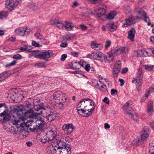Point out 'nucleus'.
<instances>
[{"mask_svg":"<svg viewBox=\"0 0 154 154\" xmlns=\"http://www.w3.org/2000/svg\"><path fill=\"white\" fill-rule=\"evenodd\" d=\"M10 110L9 111L10 115L12 116L13 115H15V117L17 120V123L15 125H17L18 122H19V119L16 117L18 114V112L19 111H22L23 110H25L23 106L22 105H20L18 106H11L10 107Z\"/></svg>","mask_w":154,"mask_h":154,"instance_id":"nucleus-7","label":"nucleus"},{"mask_svg":"<svg viewBox=\"0 0 154 154\" xmlns=\"http://www.w3.org/2000/svg\"><path fill=\"white\" fill-rule=\"evenodd\" d=\"M40 30L38 29L35 33V37L37 40H39L43 44H45L46 43V41L45 38L41 35Z\"/></svg>","mask_w":154,"mask_h":154,"instance_id":"nucleus-20","label":"nucleus"},{"mask_svg":"<svg viewBox=\"0 0 154 154\" xmlns=\"http://www.w3.org/2000/svg\"><path fill=\"white\" fill-rule=\"evenodd\" d=\"M78 62L79 65V68L81 67H84V62L83 60H81L79 62Z\"/></svg>","mask_w":154,"mask_h":154,"instance_id":"nucleus-58","label":"nucleus"},{"mask_svg":"<svg viewBox=\"0 0 154 154\" xmlns=\"http://www.w3.org/2000/svg\"><path fill=\"white\" fill-rule=\"evenodd\" d=\"M137 53L138 54H141V55L143 54V55L145 56H146L148 55V53L147 50L144 49H143L141 50H139L138 51Z\"/></svg>","mask_w":154,"mask_h":154,"instance_id":"nucleus-39","label":"nucleus"},{"mask_svg":"<svg viewBox=\"0 0 154 154\" xmlns=\"http://www.w3.org/2000/svg\"><path fill=\"white\" fill-rule=\"evenodd\" d=\"M17 63V61L15 60H14L12 61L10 63L7 64L6 65V67H10V66H14L16 63Z\"/></svg>","mask_w":154,"mask_h":154,"instance_id":"nucleus-49","label":"nucleus"},{"mask_svg":"<svg viewBox=\"0 0 154 154\" xmlns=\"http://www.w3.org/2000/svg\"><path fill=\"white\" fill-rule=\"evenodd\" d=\"M103 101L105 103L109 104V100L107 97H105L103 100Z\"/></svg>","mask_w":154,"mask_h":154,"instance_id":"nucleus-63","label":"nucleus"},{"mask_svg":"<svg viewBox=\"0 0 154 154\" xmlns=\"http://www.w3.org/2000/svg\"><path fill=\"white\" fill-rule=\"evenodd\" d=\"M91 100L88 98L82 100L80 101L77 106V110L79 114L81 115L83 112H86V110L88 109H84L85 108V107H87V105L92 104L91 103Z\"/></svg>","mask_w":154,"mask_h":154,"instance_id":"nucleus-6","label":"nucleus"},{"mask_svg":"<svg viewBox=\"0 0 154 154\" xmlns=\"http://www.w3.org/2000/svg\"><path fill=\"white\" fill-rule=\"evenodd\" d=\"M98 89L100 90L102 92L105 91L107 90V86L106 85L103 84Z\"/></svg>","mask_w":154,"mask_h":154,"instance_id":"nucleus-47","label":"nucleus"},{"mask_svg":"<svg viewBox=\"0 0 154 154\" xmlns=\"http://www.w3.org/2000/svg\"><path fill=\"white\" fill-rule=\"evenodd\" d=\"M132 143L134 146H138L142 144L143 143L140 139V137H137L133 141Z\"/></svg>","mask_w":154,"mask_h":154,"instance_id":"nucleus-29","label":"nucleus"},{"mask_svg":"<svg viewBox=\"0 0 154 154\" xmlns=\"http://www.w3.org/2000/svg\"><path fill=\"white\" fill-rule=\"evenodd\" d=\"M73 66L72 67V69L76 70L77 69H80L79 65L78 63V62L77 61H73Z\"/></svg>","mask_w":154,"mask_h":154,"instance_id":"nucleus-42","label":"nucleus"},{"mask_svg":"<svg viewBox=\"0 0 154 154\" xmlns=\"http://www.w3.org/2000/svg\"><path fill=\"white\" fill-rule=\"evenodd\" d=\"M23 96L20 94H17L16 96L15 97V101L17 102H20L23 98Z\"/></svg>","mask_w":154,"mask_h":154,"instance_id":"nucleus-41","label":"nucleus"},{"mask_svg":"<svg viewBox=\"0 0 154 154\" xmlns=\"http://www.w3.org/2000/svg\"><path fill=\"white\" fill-rule=\"evenodd\" d=\"M10 121L13 125L17 123V120L13 115L12 116L8 113V110L5 109L4 111L0 113V122L2 123H5L7 121Z\"/></svg>","mask_w":154,"mask_h":154,"instance_id":"nucleus-4","label":"nucleus"},{"mask_svg":"<svg viewBox=\"0 0 154 154\" xmlns=\"http://www.w3.org/2000/svg\"><path fill=\"white\" fill-rule=\"evenodd\" d=\"M63 95L64 94L60 91H57L55 92L53 94V98L55 103L56 104H60V103H62V101H64V100H65L66 98L64 97H63Z\"/></svg>","mask_w":154,"mask_h":154,"instance_id":"nucleus-9","label":"nucleus"},{"mask_svg":"<svg viewBox=\"0 0 154 154\" xmlns=\"http://www.w3.org/2000/svg\"><path fill=\"white\" fill-rule=\"evenodd\" d=\"M116 12L115 11L110 12L107 17V19L112 20L114 18L115 16L116 15Z\"/></svg>","mask_w":154,"mask_h":154,"instance_id":"nucleus-37","label":"nucleus"},{"mask_svg":"<svg viewBox=\"0 0 154 154\" xmlns=\"http://www.w3.org/2000/svg\"><path fill=\"white\" fill-rule=\"evenodd\" d=\"M125 49L124 47H119L112 49L111 52L113 55L116 56L122 53Z\"/></svg>","mask_w":154,"mask_h":154,"instance_id":"nucleus-18","label":"nucleus"},{"mask_svg":"<svg viewBox=\"0 0 154 154\" xmlns=\"http://www.w3.org/2000/svg\"><path fill=\"white\" fill-rule=\"evenodd\" d=\"M154 92V88H153L152 87L150 88H149V91L147 92V94L146 95V98H147L148 96V95L149 94V93L150 92Z\"/></svg>","mask_w":154,"mask_h":154,"instance_id":"nucleus-53","label":"nucleus"},{"mask_svg":"<svg viewBox=\"0 0 154 154\" xmlns=\"http://www.w3.org/2000/svg\"><path fill=\"white\" fill-rule=\"evenodd\" d=\"M107 27L108 29L111 32L116 31L117 29V26L114 23H109L107 24Z\"/></svg>","mask_w":154,"mask_h":154,"instance_id":"nucleus-30","label":"nucleus"},{"mask_svg":"<svg viewBox=\"0 0 154 154\" xmlns=\"http://www.w3.org/2000/svg\"><path fill=\"white\" fill-rule=\"evenodd\" d=\"M17 5V4L16 3H14V0H7L6 2V7L10 11H11Z\"/></svg>","mask_w":154,"mask_h":154,"instance_id":"nucleus-17","label":"nucleus"},{"mask_svg":"<svg viewBox=\"0 0 154 154\" xmlns=\"http://www.w3.org/2000/svg\"><path fill=\"white\" fill-rule=\"evenodd\" d=\"M129 106L128 104H127L126 105H125H125L123 106V108L124 110L126 111V114H127V110H128V109H131V108H129L128 106Z\"/></svg>","mask_w":154,"mask_h":154,"instance_id":"nucleus-57","label":"nucleus"},{"mask_svg":"<svg viewBox=\"0 0 154 154\" xmlns=\"http://www.w3.org/2000/svg\"><path fill=\"white\" fill-rule=\"evenodd\" d=\"M117 90L114 89H112L111 91V94L112 95H115V94H117Z\"/></svg>","mask_w":154,"mask_h":154,"instance_id":"nucleus-60","label":"nucleus"},{"mask_svg":"<svg viewBox=\"0 0 154 154\" xmlns=\"http://www.w3.org/2000/svg\"><path fill=\"white\" fill-rule=\"evenodd\" d=\"M97 10L99 11V12L103 15H104L106 13V10L103 8L98 7L97 8Z\"/></svg>","mask_w":154,"mask_h":154,"instance_id":"nucleus-43","label":"nucleus"},{"mask_svg":"<svg viewBox=\"0 0 154 154\" xmlns=\"http://www.w3.org/2000/svg\"><path fill=\"white\" fill-rule=\"evenodd\" d=\"M40 134L42 138L40 141L43 143H45L48 142L52 144L54 143L55 140L57 139L56 136L57 132L53 131L52 130L50 131L47 133L42 132Z\"/></svg>","mask_w":154,"mask_h":154,"instance_id":"nucleus-3","label":"nucleus"},{"mask_svg":"<svg viewBox=\"0 0 154 154\" xmlns=\"http://www.w3.org/2000/svg\"><path fill=\"white\" fill-rule=\"evenodd\" d=\"M153 66H154L153 65L149 66V65H145V69L146 70H151L152 69Z\"/></svg>","mask_w":154,"mask_h":154,"instance_id":"nucleus-55","label":"nucleus"},{"mask_svg":"<svg viewBox=\"0 0 154 154\" xmlns=\"http://www.w3.org/2000/svg\"><path fill=\"white\" fill-rule=\"evenodd\" d=\"M53 55V52L51 50H43L41 51H38L34 54V57L40 59L48 61V59Z\"/></svg>","mask_w":154,"mask_h":154,"instance_id":"nucleus-5","label":"nucleus"},{"mask_svg":"<svg viewBox=\"0 0 154 154\" xmlns=\"http://www.w3.org/2000/svg\"><path fill=\"white\" fill-rule=\"evenodd\" d=\"M143 74L142 72V70L141 69H139L137 73L136 79L142 80Z\"/></svg>","mask_w":154,"mask_h":154,"instance_id":"nucleus-32","label":"nucleus"},{"mask_svg":"<svg viewBox=\"0 0 154 154\" xmlns=\"http://www.w3.org/2000/svg\"><path fill=\"white\" fill-rule=\"evenodd\" d=\"M71 54L74 57H77L79 54V53L76 51H73L72 52Z\"/></svg>","mask_w":154,"mask_h":154,"instance_id":"nucleus-59","label":"nucleus"},{"mask_svg":"<svg viewBox=\"0 0 154 154\" xmlns=\"http://www.w3.org/2000/svg\"><path fill=\"white\" fill-rule=\"evenodd\" d=\"M25 117L26 119H28L26 120V122H23L21 123L20 125V127L23 128H25L26 127L28 128L30 126H32L31 120H29L30 119L29 118H28L26 116Z\"/></svg>","mask_w":154,"mask_h":154,"instance_id":"nucleus-25","label":"nucleus"},{"mask_svg":"<svg viewBox=\"0 0 154 154\" xmlns=\"http://www.w3.org/2000/svg\"><path fill=\"white\" fill-rule=\"evenodd\" d=\"M63 38L66 39L67 40H69L71 39V38L70 36L68 35H66L63 36Z\"/></svg>","mask_w":154,"mask_h":154,"instance_id":"nucleus-61","label":"nucleus"},{"mask_svg":"<svg viewBox=\"0 0 154 154\" xmlns=\"http://www.w3.org/2000/svg\"><path fill=\"white\" fill-rule=\"evenodd\" d=\"M28 7L29 8L35 11H37L39 9L38 5L33 2L29 3Z\"/></svg>","mask_w":154,"mask_h":154,"instance_id":"nucleus-28","label":"nucleus"},{"mask_svg":"<svg viewBox=\"0 0 154 154\" xmlns=\"http://www.w3.org/2000/svg\"><path fill=\"white\" fill-rule=\"evenodd\" d=\"M32 45L35 47H39V44L35 41H32Z\"/></svg>","mask_w":154,"mask_h":154,"instance_id":"nucleus-54","label":"nucleus"},{"mask_svg":"<svg viewBox=\"0 0 154 154\" xmlns=\"http://www.w3.org/2000/svg\"><path fill=\"white\" fill-rule=\"evenodd\" d=\"M67 57V55L66 54H63L62 55L60 60L62 61H64Z\"/></svg>","mask_w":154,"mask_h":154,"instance_id":"nucleus-56","label":"nucleus"},{"mask_svg":"<svg viewBox=\"0 0 154 154\" xmlns=\"http://www.w3.org/2000/svg\"><path fill=\"white\" fill-rule=\"evenodd\" d=\"M152 102L150 101H149V103L150 104V105H149L148 107V112L149 113V112L151 113L153 111V107L152 105Z\"/></svg>","mask_w":154,"mask_h":154,"instance_id":"nucleus-45","label":"nucleus"},{"mask_svg":"<svg viewBox=\"0 0 154 154\" xmlns=\"http://www.w3.org/2000/svg\"><path fill=\"white\" fill-rule=\"evenodd\" d=\"M69 145L60 140L56 139L53 143L47 147L46 150L49 154H55L58 153L60 150L65 148Z\"/></svg>","mask_w":154,"mask_h":154,"instance_id":"nucleus-2","label":"nucleus"},{"mask_svg":"<svg viewBox=\"0 0 154 154\" xmlns=\"http://www.w3.org/2000/svg\"><path fill=\"white\" fill-rule=\"evenodd\" d=\"M135 30L134 29H131L128 32V38L131 41H133L134 40Z\"/></svg>","mask_w":154,"mask_h":154,"instance_id":"nucleus-24","label":"nucleus"},{"mask_svg":"<svg viewBox=\"0 0 154 154\" xmlns=\"http://www.w3.org/2000/svg\"><path fill=\"white\" fill-rule=\"evenodd\" d=\"M66 100H64V102L63 101H62V103H60V104H61L62 105V109H66V108H67L69 107V106L70 105V103L69 102H66Z\"/></svg>","mask_w":154,"mask_h":154,"instance_id":"nucleus-40","label":"nucleus"},{"mask_svg":"<svg viewBox=\"0 0 154 154\" xmlns=\"http://www.w3.org/2000/svg\"><path fill=\"white\" fill-rule=\"evenodd\" d=\"M149 135L147 133H145L141 134L140 135V139L142 141L143 143L146 141L149 137Z\"/></svg>","mask_w":154,"mask_h":154,"instance_id":"nucleus-35","label":"nucleus"},{"mask_svg":"<svg viewBox=\"0 0 154 154\" xmlns=\"http://www.w3.org/2000/svg\"><path fill=\"white\" fill-rule=\"evenodd\" d=\"M136 11L138 13L139 16H140L141 19H143L145 22L148 23V26H149L151 25V23L150 22V18L148 16L146 12L142 9L140 8L136 9Z\"/></svg>","mask_w":154,"mask_h":154,"instance_id":"nucleus-8","label":"nucleus"},{"mask_svg":"<svg viewBox=\"0 0 154 154\" xmlns=\"http://www.w3.org/2000/svg\"><path fill=\"white\" fill-rule=\"evenodd\" d=\"M32 102V100L31 99L29 98L28 99V100L26 101V104L27 107L29 108V109H30V112H33V108H30L29 106L32 105V102ZM27 111H29L28 110Z\"/></svg>","mask_w":154,"mask_h":154,"instance_id":"nucleus-33","label":"nucleus"},{"mask_svg":"<svg viewBox=\"0 0 154 154\" xmlns=\"http://www.w3.org/2000/svg\"><path fill=\"white\" fill-rule=\"evenodd\" d=\"M62 128L64 133L69 135L72 133L75 127L72 123H66L63 124Z\"/></svg>","mask_w":154,"mask_h":154,"instance_id":"nucleus-10","label":"nucleus"},{"mask_svg":"<svg viewBox=\"0 0 154 154\" xmlns=\"http://www.w3.org/2000/svg\"><path fill=\"white\" fill-rule=\"evenodd\" d=\"M91 55L93 59L97 60H99L104 57V55L102 53L99 52L92 53Z\"/></svg>","mask_w":154,"mask_h":154,"instance_id":"nucleus-22","label":"nucleus"},{"mask_svg":"<svg viewBox=\"0 0 154 154\" xmlns=\"http://www.w3.org/2000/svg\"><path fill=\"white\" fill-rule=\"evenodd\" d=\"M8 15L7 12L2 11L0 12V19H2L4 17H6Z\"/></svg>","mask_w":154,"mask_h":154,"instance_id":"nucleus-48","label":"nucleus"},{"mask_svg":"<svg viewBox=\"0 0 154 154\" xmlns=\"http://www.w3.org/2000/svg\"><path fill=\"white\" fill-rule=\"evenodd\" d=\"M64 22V27L65 29L68 31H72L73 28L74 27L72 24L71 22L68 21H65Z\"/></svg>","mask_w":154,"mask_h":154,"instance_id":"nucleus-23","label":"nucleus"},{"mask_svg":"<svg viewBox=\"0 0 154 154\" xmlns=\"http://www.w3.org/2000/svg\"><path fill=\"white\" fill-rule=\"evenodd\" d=\"M17 95V93L13 92H11L8 94V97L10 98L14 101H15V97Z\"/></svg>","mask_w":154,"mask_h":154,"instance_id":"nucleus-34","label":"nucleus"},{"mask_svg":"<svg viewBox=\"0 0 154 154\" xmlns=\"http://www.w3.org/2000/svg\"><path fill=\"white\" fill-rule=\"evenodd\" d=\"M141 20L140 16H139V15L138 16H136V17H132L128 19H126V23H123V26L124 27H127L128 25H130L135 23L137 22V20Z\"/></svg>","mask_w":154,"mask_h":154,"instance_id":"nucleus-13","label":"nucleus"},{"mask_svg":"<svg viewBox=\"0 0 154 154\" xmlns=\"http://www.w3.org/2000/svg\"><path fill=\"white\" fill-rule=\"evenodd\" d=\"M24 115L26 117L30 119L29 120H31L32 125H33L32 128L30 129L33 132L37 131L38 130H42L46 124L42 117L36 116L33 112L27 111Z\"/></svg>","mask_w":154,"mask_h":154,"instance_id":"nucleus-1","label":"nucleus"},{"mask_svg":"<svg viewBox=\"0 0 154 154\" xmlns=\"http://www.w3.org/2000/svg\"><path fill=\"white\" fill-rule=\"evenodd\" d=\"M71 147L70 145H68L65 148H63L60 150L58 153H56L55 154H71Z\"/></svg>","mask_w":154,"mask_h":154,"instance_id":"nucleus-21","label":"nucleus"},{"mask_svg":"<svg viewBox=\"0 0 154 154\" xmlns=\"http://www.w3.org/2000/svg\"><path fill=\"white\" fill-rule=\"evenodd\" d=\"M53 112V109L49 106H46L43 108L42 110L40 111V113H39V115H41L45 118Z\"/></svg>","mask_w":154,"mask_h":154,"instance_id":"nucleus-14","label":"nucleus"},{"mask_svg":"<svg viewBox=\"0 0 154 154\" xmlns=\"http://www.w3.org/2000/svg\"><path fill=\"white\" fill-rule=\"evenodd\" d=\"M149 152L150 154H154V146H150L149 147Z\"/></svg>","mask_w":154,"mask_h":154,"instance_id":"nucleus-51","label":"nucleus"},{"mask_svg":"<svg viewBox=\"0 0 154 154\" xmlns=\"http://www.w3.org/2000/svg\"><path fill=\"white\" fill-rule=\"evenodd\" d=\"M33 103L34 104L33 106V109H34L35 110L37 111L35 113L39 115V113L40 112L44 107L41 106L42 104H43V103H42L40 100H34L33 101Z\"/></svg>","mask_w":154,"mask_h":154,"instance_id":"nucleus-12","label":"nucleus"},{"mask_svg":"<svg viewBox=\"0 0 154 154\" xmlns=\"http://www.w3.org/2000/svg\"><path fill=\"white\" fill-rule=\"evenodd\" d=\"M91 47L94 49L98 51L101 49L102 45L100 44H97L95 42H93L91 44Z\"/></svg>","mask_w":154,"mask_h":154,"instance_id":"nucleus-27","label":"nucleus"},{"mask_svg":"<svg viewBox=\"0 0 154 154\" xmlns=\"http://www.w3.org/2000/svg\"><path fill=\"white\" fill-rule=\"evenodd\" d=\"M91 103L92 104L90 105L89 104V105H87V107H85V108L84 109H88L87 110H86V112H83V113H82V114H84V117H87L90 116L92 114V112L94 109L95 108L94 106V102H93L91 100Z\"/></svg>","mask_w":154,"mask_h":154,"instance_id":"nucleus-15","label":"nucleus"},{"mask_svg":"<svg viewBox=\"0 0 154 154\" xmlns=\"http://www.w3.org/2000/svg\"><path fill=\"white\" fill-rule=\"evenodd\" d=\"M56 26L58 28L62 29L64 27V23L62 21H58Z\"/></svg>","mask_w":154,"mask_h":154,"instance_id":"nucleus-44","label":"nucleus"},{"mask_svg":"<svg viewBox=\"0 0 154 154\" xmlns=\"http://www.w3.org/2000/svg\"><path fill=\"white\" fill-rule=\"evenodd\" d=\"M132 83H137L136 85V87L137 89L138 90V91L142 87V80L140 79H136L135 78H134L133 79V80L132 81Z\"/></svg>","mask_w":154,"mask_h":154,"instance_id":"nucleus-26","label":"nucleus"},{"mask_svg":"<svg viewBox=\"0 0 154 154\" xmlns=\"http://www.w3.org/2000/svg\"><path fill=\"white\" fill-rule=\"evenodd\" d=\"M30 29L28 27H20L15 29L16 33L21 36L28 34L30 31Z\"/></svg>","mask_w":154,"mask_h":154,"instance_id":"nucleus-11","label":"nucleus"},{"mask_svg":"<svg viewBox=\"0 0 154 154\" xmlns=\"http://www.w3.org/2000/svg\"><path fill=\"white\" fill-rule=\"evenodd\" d=\"M115 57L112 54V52H110L108 54V55L106 56V59L109 62H111L114 60V57Z\"/></svg>","mask_w":154,"mask_h":154,"instance_id":"nucleus-36","label":"nucleus"},{"mask_svg":"<svg viewBox=\"0 0 154 154\" xmlns=\"http://www.w3.org/2000/svg\"><path fill=\"white\" fill-rule=\"evenodd\" d=\"M58 21L56 20H51L50 21V23L52 25H56Z\"/></svg>","mask_w":154,"mask_h":154,"instance_id":"nucleus-62","label":"nucleus"},{"mask_svg":"<svg viewBox=\"0 0 154 154\" xmlns=\"http://www.w3.org/2000/svg\"><path fill=\"white\" fill-rule=\"evenodd\" d=\"M8 77L7 72H4L0 74V82Z\"/></svg>","mask_w":154,"mask_h":154,"instance_id":"nucleus-38","label":"nucleus"},{"mask_svg":"<svg viewBox=\"0 0 154 154\" xmlns=\"http://www.w3.org/2000/svg\"><path fill=\"white\" fill-rule=\"evenodd\" d=\"M121 62L120 60L117 61L114 65L113 70V74L115 77L118 76L121 68Z\"/></svg>","mask_w":154,"mask_h":154,"instance_id":"nucleus-16","label":"nucleus"},{"mask_svg":"<svg viewBox=\"0 0 154 154\" xmlns=\"http://www.w3.org/2000/svg\"><path fill=\"white\" fill-rule=\"evenodd\" d=\"M56 117V114L53 112L45 118L49 122H51L55 119Z\"/></svg>","mask_w":154,"mask_h":154,"instance_id":"nucleus-31","label":"nucleus"},{"mask_svg":"<svg viewBox=\"0 0 154 154\" xmlns=\"http://www.w3.org/2000/svg\"><path fill=\"white\" fill-rule=\"evenodd\" d=\"M35 66L40 68H45L46 66L44 63L42 62H39L35 64Z\"/></svg>","mask_w":154,"mask_h":154,"instance_id":"nucleus-46","label":"nucleus"},{"mask_svg":"<svg viewBox=\"0 0 154 154\" xmlns=\"http://www.w3.org/2000/svg\"><path fill=\"white\" fill-rule=\"evenodd\" d=\"M111 43V42L110 41L108 40L106 41L105 45V48H107L109 47L110 46Z\"/></svg>","mask_w":154,"mask_h":154,"instance_id":"nucleus-52","label":"nucleus"},{"mask_svg":"<svg viewBox=\"0 0 154 154\" xmlns=\"http://www.w3.org/2000/svg\"><path fill=\"white\" fill-rule=\"evenodd\" d=\"M127 110V115L134 121H137L139 119V117L136 114H133V111L132 109H128Z\"/></svg>","mask_w":154,"mask_h":154,"instance_id":"nucleus-19","label":"nucleus"},{"mask_svg":"<svg viewBox=\"0 0 154 154\" xmlns=\"http://www.w3.org/2000/svg\"><path fill=\"white\" fill-rule=\"evenodd\" d=\"M128 71V69L127 68H125L122 70L121 73L124 74L126 73Z\"/></svg>","mask_w":154,"mask_h":154,"instance_id":"nucleus-64","label":"nucleus"},{"mask_svg":"<svg viewBox=\"0 0 154 154\" xmlns=\"http://www.w3.org/2000/svg\"><path fill=\"white\" fill-rule=\"evenodd\" d=\"M22 56L19 54H17L14 55L13 56V58L14 59H15L17 60H19L21 58Z\"/></svg>","mask_w":154,"mask_h":154,"instance_id":"nucleus-50","label":"nucleus"}]
</instances>
